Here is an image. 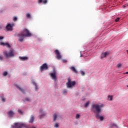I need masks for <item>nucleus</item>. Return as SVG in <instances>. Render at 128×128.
Wrapping results in <instances>:
<instances>
[{"label": "nucleus", "instance_id": "obj_19", "mask_svg": "<svg viewBox=\"0 0 128 128\" xmlns=\"http://www.w3.org/2000/svg\"><path fill=\"white\" fill-rule=\"evenodd\" d=\"M24 100L26 102H30V100H31L30 98H28V97L25 98Z\"/></svg>", "mask_w": 128, "mask_h": 128}, {"label": "nucleus", "instance_id": "obj_8", "mask_svg": "<svg viewBox=\"0 0 128 128\" xmlns=\"http://www.w3.org/2000/svg\"><path fill=\"white\" fill-rule=\"evenodd\" d=\"M50 76L52 80H54V82H56V71L54 70L53 72L50 73Z\"/></svg>", "mask_w": 128, "mask_h": 128}, {"label": "nucleus", "instance_id": "obj_18", "mask_svg": "<svg viewBox=\"0 0 128 128\" xmlns=\"http://www.w3.org/2000/svg\"><path fill=\"white\" fill-rule=\"evenodd\" d=\"M32 84L35 86V90H38V86L36 85V83L35 82H32Z\"/></svg>", "mask_w": 128, "mask_h": 128}, {"label": "nucleus", "instance_id": "obj_21", "mask_svg": "<svg viewBox=\"0 0 128 128\" xmlns=\"http://www.w3.org/2000/svg\"><path fill=\"white\" fill-rule=\"evenodd\" d=\"M90 104V102H86L85 104H84V108H88V105Z\"/></svg>", "mask_w": 128, "mask_h": 128}, {"label": "nucleus", "instance_id": "obj_2", "mask_svg": "<svg viewBox=\"0 0 128 128\" xmlns=\"http://www.w3.org/2000/svg\"><path fill=\"white\" fill-rule=\"evenodd\" d=\"M16 36L19 38V42H22L24 40V38H30V36H32V34L30 32V31L28 29L24 28L22 32L18 33L16 34Z\"/></svg>", "mask_w": 128, "mask_h": 128}, {"label": "nucleus", "instance_id": "obj_14", "mask_svg": "<svg viewBox=\"0 0 128 128\" xmlns=\"http://www.w3.org/2000/svg\"><path fill=\"white\" fill-rule=\"evenodd\" d=\"M20 60H21L24 62V60H28V57H26V56H20L19 57Z\"/></svg>", "mask_w": 128, "mask_h": 128}, {"label": "nucleus", "instance_id": "obj_11", "mask_svg": "<svg viewBox=\"0 0 128 128\" xmlns=\"http://www.w3.org/2000/svg\"><path fill=\"white\" fill-rule=\"evenodd\" d=\"M7 114L9 118H12V116H14V112L12 110H10L7 112Z\"/></svg>", "mask_w": 128, "mask_h": 128}, {"label": "nucleus", "instance_id": "obj_30", "mask_svg": "<svg viewBox=\"0 0 128 128\" xmlns=\"http://www.w3.org/2000/svg\"><path fill=\"white\" fill-rule=\"evenodd\" d=\"M17 20H18V18L16 17H14L13 18L14 22H16Z\"/></svg>", "mask_w": 128, "mask_h": 128}, {"label": "nucleus", "instance_id": "obj_22", "mask_svg": "<svg viewBox=\"0 0 128 128\" xmlns=\"http://www.w3.org/2000/svg\"><path fill=\"white\" fill-rule=\"evenodd\" d=\"M80 114H76V118L78 120L80 118Z\"/></svg>", "mask_w": 128, "mask_h": 128}, {"label": "nucleus", "instance_id": "obj_13", "mask_svg": "<svg viewBox=\"0 0 128 128\" xmlns=\"http://www.w3.org/2000/svg\"><path fill=\"white\" fill-rule=\"evenodd\" d=\"M34 115H32L30 116V118L28 122L30 124H32V122H34Z\"/></svg>", "mask_w": 128, "mask_h": 128}, {"label": "nucleus", "instance_id": "obj_15", "mask_svg": "<svg viewBox=\"0 0 128 128\" xmlns=\"http://www.w3.org/2000/svg\"><path fill=\"white\" fill-rule=\"evenodd\" d=\"M70 70H72L74 72H75V74H78V70H76V68L74 66H72L70 68Z\"/></svg>", "mask_w": 128, "mask_h": 128}, {"label": "nucleus", "instance_id": "obj_42", "mask_svg": "<svg viewBox=\"0 0 128 128\" xmlns=\"http://www.w3.org/2000/svg\"><path fill=\"white\" fill-rule=\"evenodd\" d=\"M126 6H128V4H126Z\"/></svg>", "mask_w": 128, "mask_h": 128}, {"label": "nucleus", "instance_id": "obj_17", "mask_svg": "<svg viewBox=\"0 0 128 128\" xmlns=\"http://www.w3.org/2000/svg\"><path fill=\"white\" fill-rule=\"evenodd\" d=\"M56 118H58V116L56 115V114H54L53 115V122H56Z\"/></svg>", "mask_w": 128, "mask_h": 128}, {"label": "nucleus", "instance_id": "obj_1", "mask_svg": "<svg viewBox=\"0 0 128 128\" xmlns=\"http://www.w3.org/2000/svg\"><path fill=\"white\" fill-rule=\"evenodd\" d=\"M101 108H104V104H101L100 105L98 104H92L91 106L90 110L92 112L95 114V116L97 120H100V112H102Z\"/></svg>", "mask_w": 128, "mask_h": 128}, {"label": "nucleus", "instance_id": "obj_46", "mask_svg": "<svg viewBox=\"0 0 128 128\" xmlns=\"http://www.w3.org/2000/svg\"><path fill=\"white\" fill-rule=\"evenodd\" d=\"M127 88H128V85L126 86Z\"/></svg>", "mask_w": 128, "mask_h": 128}, {"label": "nucleus", "instance_id": "obj_44", "mask_svg": "<svg viewBox=\"0 0 128 128\" xmlns=\"http://www.w3.org/2000/svg\"><path fill=\"white\" fill-rule=\"evenodd\" d=\"M126 52L128 54V50H126Z\"/></svg>", "mask_w": 128, "mask_h": 128}, {"label": "nucleus", "instance_id": "obj_12", "mask_svg": "<svg viewBox=\"0 0 128 128\" xmlns=\"http://www.w3.org/2000/svg\"><path fill=\"white\" fill-rule=\"evenodd\" d=\"M6 29L7 30H12V25L10 24H8L7 26H6Z\"/></svg>", "mask_w": 128, "mask_h": 128}, {"label": "nucleus", "instance_id": "obj_24", "mask_svg": "<svg viewBox=\"0 0 128 128\" xmlns=\"http://www.w3.org/2000/svg\"><path fill=\"white\" fill-rule=\"evenodd\" d=\"M108 98H110V100H112V96H108Z\"/></svg>", "mask_w": 128, "mask_h": 128}, {"label": "nucleus", "instance_id": "obj_7", "mask_svg": "<svg viewBox=\"0 0 128 128\" xmlns=\"http://www.w3.org/2000/svg\"><path fill=\"white\" fill-rule=\"evenodd\" d=\"M55 54H56V58L57 60H60L62 58V56H60V51L58 50H54Z\"/></svg>", "mask_w": 128, "mask_h": 128}, {"label": "nucleus", "instance_id": "obj_37", "mask_svg": "<svg viewBox=\"0 0 128 128\" xmlns=\"http://www.w3.org/2000/svg\"><path fill=\"white\" fill-rule=\"evenodd\" d=\"M68 61L66 60H62V62H66Z\"/></svg>", "mask_w": 128, "mask_h": 128}, {"label": "nucleus", "instance_id": "obj_27", "mask_svg": "<svg viewBox=\"0 0 128 128\" xmlns=\"http://www.w3.org/2000/svg\"><path fill=\"white\" fill-rule=\"evenodd\" d=\"M120 20V18H117L116 20H115V22H118Z\"/></svg>", "mask_w": 128, "mask_h": 128}, {"label": "nucleus", "instance_id": "obj_6", "mask_svg": "<svg viewBox=\"0 0 128 128\" xmlns=\"http://www.w3.org/2000/svg\"><path fill=\"white\" fill-rule=\"evenodd\" d=\"M48 64L46 63L44 64L40 68V72H42L44 70H48Z\"/></svg>", "mask_w": 128, "mask_h": 128}, {"label": "nucleus", "instance_id": "obj_5", "mask_svg": "<svg viewBox=\"0 0 128 128\" xmlns=\"http://www.w3.org/2000/svg\"><path fill=\"white\" fill-rule=\"evenodd\" d=\"M14 126L16 128H22L26 127L24 124L20 122L14 123Z\"/></svg>", "mask_w": 128, "mask_h": 128}, {"label": "nucleus", "instance_id": "obj_40", "mask_svg": "<svg viewBox=\"0 0 128 128\" xmlns=\"http://www.w3.org/2000/svg\"><path fill=\"white\" fill-rule=\"evenodd\" d=\"M124 74H128V72H126L124 73Z\"/></svg>", "mask_w": 128, "mask_h": 128}, {"label": "nucleus", "instance_id": "obj_25", "mask_svg": "<svg viewBox=\"0 0 128 128\" xmlns=\"http://www.w3.org/2000/svg\"><path fill=\"white\" fill-rule=\"evenodd\" d=\"M58 126H60V125L56 123L54 125V128H58Z\"/></svg>", "mask_w": 128, "mask_h": 128}, {"label": "nucleus", "instance_id": "obj_9", "mask_svg": "<svg viewBox=\"0 0 128 128\" xmlns=\"http://www.w3.org/2000/svg\"><path fill=\"white\" fill-rule=\"evenodd\" d=\"M108 54H110V52H106L104 53L102 52L100 55V58H101V60H102L104 58H106V56H108Z\"/></svg>", "mask_w": 128, "mask_h": 128}, {"label": "nucleus", "instance_id": "obj_35", "mask_svg": "<svg viewBox=\"0 0 128 128\" xmlns=\"http://www.w3.org/2000/svg\"><path fill=\"white\" fill-rule=\"evenodd\" d=\"M4 40V36H0V40Z\"/></svg>", "mask_w": 128, "mask_h": 128}, {"label": "nucleus", "instance_id": "obj_38", "mask_svg": "<svg viewBox=\"0 0 128 128\" xmlns=\"http://www.w3.org/2000/svg\"><path fill=\"white\" fill-rule=\"evenodd\" d=\"M126 4H124L123 6V8H126Z\"/></svg>", "mask_w": 128, "mask_h": 128}, {"label": "nucleus", "instance_id": "obj_28", "mask_svg": "<svg viewBox=\"0 0 128 128\" xmlns=\"http://www.w3.org/2000/svg\"><path fill=\"white\" fill-rule=\"evenodd\" d=\"M100 120H101V122H102V120H104V116H100Z\"/></svg>", "mask_w": 128, "mask_h": 128}, {"label": "nucleus", "instance_id": "obj_43", "mask_svg": "<svg viewBox=\"0 0 128 128\" xmlns=\"http://www.w3.org/2000/svg\"><path fill=\"white\" fill-rule=\"evenodd\" d=\"M2 28L0 26V30H2Z\"/></svg>", "mask_w": 128, "mask_h": 128}, {"label": "nucleus", "instance_id": "obj_31", "mask_svg": "<svg viewBox=\"0 0 128 128\" xmlns=\"http://www.w3.org/2000/svg\"><path fill=\"white\" fill-rule=\"evenodd\" d=\"M46 2H48L47 0H43V4H46Z\"/></svg>", "mask_w": 128, "mask_h": 128}, {"label": "nucleus", "instance_id": "obj_45", "mask_svg": "<svg viewBox=\"0 0 128 128\" xmlns=\"http://www.w3.org/2000/svg\"><path fill=\"white\" fill-rule=\"evenodd\" d=\"M113 126H116V124H113Z\"/></svg>", "mask_w": 128, "mask_h": 128}, {"label": "nucleus", "instance_id": "obj_29", "mask_svg": "<svg viewBox=\"0 0 128 128\" xmlns=\"http://www.w3.org/2000/svg\"><path fill=\"white\" fill-rule=\"evenodd\" d=\"M80 74L82 76H84V74H86V73L84 72H83V71H81Z\"/></svg>", "mask_w": 128, "mask_h": 128}, {"label": "nucleus", "instance_id": "obj_26", "mask_svg": "<svg viewBox=\"0 0 128 128\" xmlns=\"http://www.w3.org/2000/svg\"><path fill=\"white\" fill-rule=\"evenodd\" d=\"M3 76H8V72H4L3 74Z\"/></svg>", "mask_w": 128, "mask_h": 128}, {"label": "nucleus", "instance_id": "obj_20", "mask_svg": "<svg viewBox=\"0 0 128 128\" xmlns=\"http://www.w3.org/2000/svg\"><path fill=\"white\" fill-rule=\"evenodd\" d=\"M26 16L28 18H32V16H30V14L28 13L26 14Z\"/></svg>", "mask_w": 128, "mask_h": 128}, {"label": "nucleus", "instance_id": "obj_10", "mask_svg": "<svg viewBox=\"0 0 128 128\" xmlns=\"http://www.w3.org/2000/svg\"><path fill=\"white\" fill-rule=\"evenodd\" d=\"M0 46H6V48H10V44L8 42L4 43V42H0Z\"/></svg>", "mask_w": 128, "mask_h": 128}, {"label": "nucleus", "instance_id": "obj_32", "mask_svg": "<svg viewBox=\"0 0 128 128\" xmlns=\"http://www.w3.org/2000/svg\"><path fill=\"white\" fill-rule=\"evenodd\" d=\"M4 56H0V60H2Z\"/></svg>", "mask_w": 128, "mask_h": 128}, {"label": "nucleus", "instance_id": "obj_47", "mask_svg": "<svg viewBox=\"0 0 128 128\" xmlns=\"http://www.w3.org/2000/svg\"><path fill=\"white\" fill-rule=\"evenodd\" d=\"M42 116H44V114H43Z\"/></svg>", "mask_w": 128, "mask_h": 128}, {"label": "nucleus", "instance_id": "obj_16", "mask_svg": "<svg viewBox=\"0 0 128 128\" xmlns=\"http://www.w3.org/2000/svg\"><path fill=\"white\" fill-rule=\"evenodd\" d=\"M16 86L17 88H18V90H19L22 92L24 94V89L20 88L18 85H16Z\"/></svg>", "mask_w": 128, "mask_h": 128}, {"label": "nucleus", "instance_id": "obj_36", "mask_svg": "<svg viewBox=\"0 0 128 128\" xmlns=\"http://www.w3.org/2000/svg\"><path fill=\"white\" fill-rule=\"evenodd\" d=\"M42 2V0H38V4H40Z\"/></svg>", "mask_w": 128, "mask_h": 128}, {"label": "nucleus", "instance_id": "obj_23", "mask_svg": "<svg viewBox=\"0 0 128 128\" xmlns=\"http://www.w3.org/2000/svg\"><path fill=\"white\" fill-rule=\"evenodd\" d=\"M0 98H1L2 102H6V98H4V96H1Z\"/></svg>", "mask_w": 128, "mask_h": 128}, {"label": "nucleus", "instance_id": "obj_4", "mask_svg": "<svg viewBox=\"0 0 128 128\" xmlns=\"http://www.w3.org/2000/svg\"><path fill=\"white\" fill-rule=\"evenodd\" d=\"M68 88H71L76 86V81H72L70 78H68V82L66 83Z\"/></svg>", "mask_w": 128, "mask_h": 128}, {"label": "nucleus", "instance_id": "obj_3", "mask_svg": "<svg viewBox=\"0 0 128 128\" xmlns=\"http://www.w3.org/2000/svg\"><path fill=\"white\" fill-rule=\"evenodd\" d=\"M3 54H4V56L6 58L14 56V50H10L8 52V51H4Z\"/></svg>", "mask_w": 128, "mask_h": 128}, {"label": "nucleus", "instance_id": "obj_34", "mask_svg": "<svg viewBox=\"0 0 128 128\" xmlns=\"http://www.w3.org/2000/svg\"><path fill=\"white\" fill-rule=\"evenodd\" d=\"M18 112H19V114H22V110H18Z\"/></svg>", "mask_w": 128, "mask_h": 128}, {"label": "nucleus", "instance_id": "obj_39", "mask_svg": "<svg viewBox=\"0 0 128 128\" xmlns=\"http://www.w3.org/2000/svg\"><path fill=\"white\" fill-rule=\"evenodd\" d=\"M67 92H68V91L66 90L64 92V94H66Z\"/></svg>", "mask_w": 128, "mask_h": 128}, {"label": "nucleus", "instance_id": "obj_41", "mask_svg": "<svg viewBox=\"0 0 128 128\" xmlns=\"http://www.w3.org/2000/svg\"><path fill=\"white\" fill-rule=\"evenodd\" d=\"M42 115H41V116H40V120L42 119Z\"/></svg>", "mask_w": 128, "mask_h": 128}, {"label": "nucleus", "instance_id": "obj_33", "mask_svg": "<svg viewBox=\"0 0 128 128\" xmlns=\"http://www.w3.org/2000/svg\"><path fill=\"white\" fill-rule=\"evenodd\" d=\"M117 66H118V68H120V66H122V64H118Z\"/></svg>", "mask_w": 128, "mask_h": 128}]
</instances>
